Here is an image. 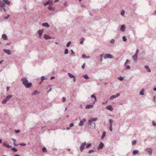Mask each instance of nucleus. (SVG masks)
<instances>
[{
  "label": "nucleus",
  "mask_w": 156,
  "mask_h": 156,
  "mask_svg": "<svg viewBox=\"0 0 156 156\" xmlns=\"http://www.w3.org/2000/svg\"><path fill=\"white\" fill-rule=\"evenodd\" d=\"M115 41V40L113 39H112L110 41V43H114Z\"/></svg>",
  "instance_id": "obj_47"
},
{
  "label": "nucleus",
  "mask_w": 156,
  "mask_h": 156,
  "mask_svg": "<svg viewBox=\"0 0 156 156\" xmlns=\"http://www.w3.org/2000/svg\"><path fill=\"white\" fill-rule=\"evenodd\" d=\"M125 25L124 24L122 25L120 30L122 32H124L125 30Z\"/></svg>",
  "instance_id": "obj_9"
},
{
  "label": "nucleus",
  "mask_w": 156,
  "mask_h": 156,
  "mask_svg": "<svg viewBox=\"0 0 156 156\" xmlns=\"http://www.w3.org/2000/svg\"><path fill=\"white\" fill-rule=\"evenodd\" d=\"M146 151L147 152L149 153L150 155L151 154L152 150V149L151 148H147Z\"/></svg>",
  "instance_id": "obj_10"
},
{
  "label": "nucleus",
  "mask_w": 156,
  "mask_h": 156,
  "mask_svg": "<svg viewBox=\"0 0 156 156\" xmlns=\"http://www.w3.org/2000/svg\"><path fill=\"white\" fill-rule=\"evenodd\" d=\"M82 57L83 58H87V56L85 54H83L82 55Z\"/></svg>",
  "instance_id": "obj_49"
},
{
  "label": "nucleus",
  "mask_w": 156,
  "mask_h": 156,
  "mask_svg": "<svg viewBox=\"0 0 156 156\" xmlns=\"http://www.w3.org/2000/svg\"><path fill=\"white\" fill-rule=\"evenodd\" d=\"M129 62V60L128 59H127L126 61V62L124 64V65L125 66L126 65V64Z\"/></svg>",
  "instance_id": "obj_55"
},
{
  "label": "nucleus",
  "mask_w": 156,
  "mask_h": 156,
  "mask_svg": "<svg viewBox=\"0 0 156 156\" xmlns=\"http://www.w3.org/2000/svg\"><path fill=\"white\" fill-rule=\"evenodd\" d=\"M106 134V133L105 132H104L103 133V134H102V138H103L105 136Z\"/></svg>",
  "instance_id": "obj_41"
},
{
  "label": "nucleus",
  "mask_w": 156,
  "mask_h": 156,
  "mask_svg": "<svg viewBox=\"0 0 156 156\" xmlns=\"http://www.w3.org/2000/svg\"><path fill=\"white\" fill-rule=\"evenodd\" d=\"M10 16L9 15H8L7 16H5V19H7Z\"/></svg>",
  "instance_id": "obj_46"
},
{
  "label": "nucleus",
  "mask_w": 156,
  "mask_h": 156,
  "mask_svg": "<svg viewBox=\"0 0 156 156\" xmlns=\"http://www.w3.org/2000/svg\"><path fill=\"white\" fill-rule=\"evenodd\" d=\"M130 67L129 66H127L126 67V69H129Z\"/></svg>",
  "instance_id": "obj_43"
},
{
  "label": "nucleus",
  "mask_w": 156,
  "mask_h": 156,
  "mask_svg": "<svg viewBox=\"0 0 156 156\" xmlns=\"http://www.w3.org/2000/svg\"><path fill=\"white\" fill-rule=\"evenodd\" d=\"M84 40V39L83 38H82L80 39V44H82Z\"/></svg>",
  "instance_id": "obj_27"
},
{
  "label": "nucleus",
  "mask_w": 156,
  "mask_h": 156,
  "mask_svg": "<svg viewBox=\"0 0 156 156\" xmlns=\"http://www.w3.org/2000/svg\"><path fill=\"white\" fill-rule=\"evenodd\" d=\"M144 89L141 90L140 92V95H143L144 94Z\"/></svg>",
  "instance_id": "obj_26"
},
{
  "label": "nucleus",
  "mask_w": 156,
  "mask_h": 156,
  "mask_svg": "<svg viewBox=\"0 0 156 156\" xmlns=\"http://www.w3.org/2000/svg\"><path fill=\"white\" fill-rule=\"evenodd\" d=\"M5 4L9 5L10 4V2L8 0H2Z\"/></svg>",
  "instance_id": "obj_11"
},
{
  "label": "nucleus",
  "mask_w": 156,
  "mask_h": 156,
  "mask_svg": "<svg viewBox=\"0 0 156 156\" xmlns=\"http://www.w3.org/2000/svg\"><path fill=\"white\" fill-rule=\"evenodd\" d=\"M74 126V124H73V123H71L70 125V127H71L73 126Z\"/></svg>",
  "instance_id": "obj_50"
},
{
  "label": "nucleus",
  "mask_w": 156,
  "mask_h": 156,
  "mask_svg": "<svg viewBox=\"0 0 156 156\" xmlns=\"http://www.w3.org/2000/svg\"><path fill=\"white\" fill-rule=\"evenodd\" d=\"M104 58L105 59L107 58L112 59L114 57L110 54H106L105 55Z\"/></svg>",
  "instance_id": "obj_3"
},
{
  "label": "nucleus",
  "mask_w": 156,
  "mask_h": 156,
  "mask_svg": "<svg viewBox=\"0 0 156 156\" xmlns=\"http://www.w3.org/2000/svg\"><path fill=\"white\" fill-rule=\"evenodd\" d=\"M91 144L90 143V144H87L86 145V147L87 148H88L89 147H90V146L91 145Z\"/></svg>",
  "instance_id": "obj_31"
},
{
  "label": "nucleus",
  "mask_w": 156,
  "mask_h": 156,
  "mask_svg": "<svg viewBox=\"0 0 156 156\" xmlns=\"http://www.w3.org/2000/svg\"><path fill=\"white\" fill-rule=\"evenodd\" d=\"M97 120V119L96 118H91L88 121V125L91 128H94L95 127V124L93 122L96 121Z\"/></svg>",
  "instance_id": "obj_2"
},
{
  "label": "nucleus",
  "mask_w": 156,
  "mask_h": 156,
  "mask_svg": "<svg viewBox=\"0 0 156 156\" xmlns=\"http://www.w3.org/2000/svg\"><path fill=\"white\" fill-rule=\"evenodd\" d=\"M43 32V30H39L38 31V34L39 35V37L40 38H41Z\"/></svg>",
  "instance_id": "obj_4"
},
{
  "label": "nucleus",
  "mask_w": 156,
  "mask_h": 156,
  "mask_svg": "<svg viewBox=\"0 0 156 156\" xmlns=\"http://www.w3.org/2000/svg\"><path fill=\"white\" fill-rule=\"evenodd\" d=\"M42 151L43 152H47V150H46V149L44 147L43 148H42Z\"/></svg>",
  "instance_id": "obj_34"
},
{
  "label": "nucleus",
  "mask_w": 156,
  "mask_h": 156,
  "mask_svg": "<svg viewBox=\"0 0 156 156\" xmlns=\"http://www.w3.org/2000/svg\"><path fill=\"white\" fill-rule=\"evenodd\" d=\"M138 55L135 54V55L132 56V58L133 60L134 61H136Z\"/></svg>",
  "instance_id": "obj_12"
},
{
  "label": "nucleus",
  "mask_w": 156,
  "mask_h": 156,
  "mask_svg": "<svg viewBox=\"0 0 156 156\" xmlns=\"http://www.w3.org/2000/svg\"><path fill=\"white\" fill-rule=\"evenodd\" d=\"M9 98H5L2 101V103L3 104H5L9 100Z\"/></svg>",
  "instance_id": "obj_17"
},
{
  "label": "nucleus",
  "mask_w": 156,
  "mask_h": 156,
  "mask_svg": "<svg viewBox=\"0 0 156 156\" xmlns=\"http://www.w3.org/2000/svg\"><path fill=\"white\" fill-rule=\"evenodd\" d=\"M15 132L16 133H18L20 132V130H16Z\"/></svg>",
  "instance_id": "obj_58"
},
{
  "label": "nucleus",
  "mask_w": 156,
  "mask_h": 156,
  "mask_svg": "<svg viewBox=\"0 0 156 156\" xmlns=\"http://www.w3.org/2000/svg\"><path fill=\"white\" fill-rule=\"evenodd\" d=\"M64 5H65V6H66L67 5V2H65L64 4H63Z\"/></svg>",
  "instance_id": "obj_64"
},
{
  "label": "nucleus",
  "mask_w": 156,
  "mask_h": 156,
  "mask_svg": "<svg viewBox=\"0 0 156 156\" xmlns=\"http://www.w3.org/2000/svg\"><path fill=\"white\" fill-rule=\"evenodd\" d=\"M68 75L70 78H71L75 77V76L74 75H73L70 73H68Z\"/></svg>",
  "instance_id": "obj_20"
},
{
  "label": "nucleus",
  "mask_w": 156,
  "mask_h": 156,
  "mask_svg": "<svg viewBox=\"0 0 156 156\" xmlns=\"http://www.w3.org/2000/svg\"><path fill=\"white\" fill-rule=\"evenodd\" d=\"M10 89V87H6V90L7 91H8Z\"/></svg>",
  "instance_id": "obj_57"
},
{
  "label": "nucleus",
  "mask_w": 156,
  "mask_h": 156,
  "mask_svg": "<svg viewBox=\"0 0 156 156\" xmlns=\"http://www.w3.org/2000/svg\"><path fill=\"white\" fill-rule=\"evenodd\" d=\"M62 101L63 102H64L66 101V98H62Z\"/></svg>",
  "instance_id": "obj_62"
},
{
  "label": "nucleus",
  "mask_w": 156,
  "mask_h": 156,
  "mask_svg": "<svg viewBox=\"0 0 156 156\" xmlns=\"http://www.w3.org/2000/svg\"><path fill=\"white\" fill-rule=\"evenodd\" d=\"M85 63H84L83 64L82 66V68L83 69L85 68Z\"/></svg>",
  "instance_id": "obj_44"
},
{
  "label": "nucleus",
  "mask_w": 156,
  "mask_h": 156,
  "mask_svg": "<svg viewBox=\"0 0 156 156\" xmlns=\"http://www.w3.org/2000/svg\"><path fill=\"white\" fill-rule=\"evenodd\" d=\"M20 80L22 82V84L26 88H30L32 86V83H28V80L26 77H22Z\"/></svg>",
  "instance_id": "obj_1"
},
{
  "label": "nucleus",
  "mask_w": 156,
  "mask_h": 156,
  "mask_svg": "<svg viewBox=\"0 0 156 156\" xmlns=\"http://www.w3.org/2000/svg\"><path fill=\"white\" fill-rule=\"evenodd\" d=\"M103 54H101L100 56V61L101 62L102 61V58H103Z\"/></svg>",
  "instance_id": "obj_38"
},
{
  "label": "nucleus",
  "mask_w": 156,
  "mask_h": 156,
  "mask_svg": "<svg viewBox=\"0 0 156 156\" xmlns=\"http://www.w3.org/2000/svg\"><path fill=\"white\" fill-rule=\"evenodd\" d=\"M71 41H69L68 42L67 44H66V46L68 47H69L70 44H71Z\"/></svg>",
  "instance_id": "obj_32"
},
{
  "label": "nucleus",
  "mask_w": 156,
  "mask_h": 156,
  "mask_svg": "<svg viewBox=\"0 0 156 156\" xmlns=\"http://www.w3.org/2000/svg\"><path fill=\"white\" fill-rule=\"evenodd\" d=\"M118 79L121 81H122L123 80L124 78H123V77H122V76H120L118 78Z\"/></svg>",
  "instance_id": "obj_30"
},
{
  "label": "nucleus",
  "mask_w": 156,
  "mask_h": 156,
  "mask_svg": "<svg viewBox=\"0 0 156 156\" xmlns=\"http://www.w3.org/2000/svg\"><path fill=\"white\" fill-rule=\"evenodd\" d=\"M55 78V77L54 76H51V78H50V80H53V79H54Z\"/></svg>",
  "instance_id": "obj_60"
},
{
  "label": "nucleus",
  "mask_w": 156,
  "mask_h": 156,
  "mask_svg": "<svg viewBox=\"0 0 156 156\" xmlns=\"http://www.w3.org/2000/svg\"><path fill=\"white\" fill-rule=\"evenodd\" d=\"M145 68L147 70L148 72H151V70L148 66H145Z\"/></svg>",
  "instance_id": "obj_21"
},
{
  "label": "nucleus",
  "mask_w": 156,
  "mask_h": 156,
  "mask_svg": "<svg viewBox=\"0 0 156 156\" xmlns=\"http://www.w3.org/2000/svg\"><path fill=\"white\" fill-rule=\"evenodd\" d=\"M94 151L93 150H90L89 151L88 153L89 154H90L92 152H93Z\"/></svg>",
  "instance_id": "obj_42"
},
{
  "label": "nucleus",
  "mask_w": 156,
  "mask_h": 156,
  "mask_svg": "<svg viewBox=\"0 0 156 156\" xmlns=\"http://www.w3.org/2000/svg\"><path fill=\"white\" fill-rule=\"evenodd\" d=\"M71 51L72 54H74V56L75 55H74L75 53H74V51H73V50H71Z\"/></svg>",
  "instance_id": "obj_52"
},
{
  "label": "nucleus",
  "mask_w": 156,
  "mask_h": 156,
  "mask_svg": "<svg viewBox=\"0 0 156 156\" xmlns=\"http://www.w3.org/2000/svg\"><path fill=\"white\" fill-rule=\"evenodd\" d=\"M83 76L85 79L86 80L88 79H89V77L87 76V75L86 74L85 75H83Z\"/></svg>",
  "instance_id": "obj_25"
},
{
  "label": "nucleus",
  "mask_w": 156,
  "mask_h": 156,
  "mask_svg": "<svg viewBox=\"0 0 156 156\" xmlns=\"http://www.w3.org/2000/svg\"><path fill=\"white\" fill-rule=\"evenodd\" d=\"M12 150L14 152H16L17 151V150L15 147H13L12 149Z\"/></svg>",
  "instance_id": "obj_39"
},
{
  "label": "nucleus",
  "mask_w": 156,
  "mask_h": 156,
  "mask_svg": "<svg viewBox=\"0 0 156 156\" xmlns=\"http://www.w3.org/2000/svg\"><path fill=\"white\" fill-rule=\"evenodd\" d=\"M139 50L138 49H136L135 54L138 55V53H139Z\"/></svg>",
  "instance_id": "obj_45"
},
{
  "label": "nucleus",
  "mask_w": 156,
  "mask_h": 156,
  "mask_svg": "<svg viewBox=\"0 0 156 156\" xmlns=\"http://www.w3.org/2000/svg\"><path fill=\"white\" fill-rule=\"evenodd\" d=\"M110 130L111 131H112V126H110Z\"/></svg>",
  "instance_id": "obj_51"
},
{
  "label": "nucleus",
  "mask_w": 156,
  "mask_h": 156,
  "mask_svg": "<svg viewBox=\"0 0 156 156\" xmlns=\"http://www.w3.org/2000/svg\"><path fill=\"white\" fill-rule=\"evenodd\" d=\"M39 92H38V91L37 90H36L34 91V92H32V95H36L38 93H39Z\"/></svg>",
  "instance_id": "obj_23"
},
{
  "label": "nucleus",
  "mask_w": 156,
  "mask_h": 156,
  "mask_svg": "<svg viewBox=\"0 0 156 156\" xmlns=\"http://www.w3.org/2000/svg\"><path fill=\"white\" fill-rule=\"evenodd\" d=\"M104 144L102 143H101L98 147V149L99 150L103 148Z\"/></svg>",
  "instance_id": "obj_14"
},
{
  "label": "nucleus",
  "mask_w": 156,
  "mask_h": 156,
  "mask_svg": "<svg viewBox=\"0 0 156 156\" xmlns=\"http://www.w3.org/2000/svg\"><path fill=\"white\" fill-rule=\"evenodd\" d=\"M113 120L112 119H110L109 120V122L110 126H112V124L113 122Z\"/></svg>",
  "instance_id": "obj_35"
},
{
  "label": "nucleus",
  "mask_w": 156,
  "mask_h": 156,
  "mask_svg": "<svg viewBox=\"0 0 156 156\" xmlns=\"http://www.w3.org/2000/svg\"><path fill=\"white\" fill-rule=\"evenodd\" d=\"M91 98H96V97H95V96L93 94V95H91Z\"/></svg>",
  "instance_id": "obj_53"
},
{
  "label": "nucleus",
  "mask_w": 156,
  "mask_h": 156,
  "mask_svg": "<svg viewBox=\"0 0 156 156\" xmlns=\"http://www.w3.org/2000/svg\"><path fill=\"white\" fill-rule=\"evenodd\" d=\"M3 146L8 148H10L11 147V146H10L9 145L7 144L6 143L4 144Z\"/></svg>",
  "instance_id": "obj_24"
},
{
  "label": "nucleus",
  "mask_w": 156,
  "mask_h": 156,
  "mask_svg": "<svg viewBox=\"0 0 156 156\" xmlns=\"http://www.w3.org/2000/svg\"><path fill=\"white\" fill-rule=\"evenodd\" d=\"M122 40L124 41H127V39L125 36H123L122 37Z\"/></svg>",
  "instance_id": "obj_36"
},
{
  "label": "nucleus",
  "mask_w": 156,
  "mask_h": 156,
  "mask_svg": "<svg viewBox=\"0 0 156 156\" xmlns=\"http://www.w3.org/2000/svg\"><path fill=\"white\" fill-rule=\"evenodd\" d=\"M47 79L45 78L44 76H42L41 77V80L42 81H43L44 80L46 79Z\"/></svg>",
  "instance_id": "obj_37"
},
{
  "label": "nucleus",
  "mask_w": 156,
  "mask_h": 156,
  "mask_svg": "<svg viewBox=\"0 0 156 156\" xmlns=\"http://www.w3.org/2000/svg\"><path fill=\"white\" fill-rule=\"evenodd\" d=\"M42 25L43 27H49L50 25H49L48 23H42Z\"/></svg>",
  "instance_id": "obj_13"
},
{
  "label": "nucleus",
  "mask_w": 156,
  "mask_h": 156,
  "mask_svg": "<svg viewBox=\"0 0 156 156\" xmlns=\"http://www.w3.org/2000/svg\"><path fill=\"white\" fill-rule=\"evenodd\" d=\"M2 37L3 39L5 40H8V38L5 34H3L2 36Z\"/></svg>",
  "instance_id": "obj_16"
},
{
  "label": "nucleus",
  "mask_w": 156,
  "mask_h": 156,
  "mask_svg": "<svg viewBox=\"0 0 156 156\" xmlns=\"http://www.w3.org/2000/svg\"><path fill=\"white\" fill-rule=\"evenodd\" d=\"M48 9L52 11H54L55 10V9L54 8L51 7V6H49L48 7Z\"/></svg>",
  "instance_id": "obj_22"
},
{
  "label": "nucleus",
  "mask_w": 156,
  "mask_h": 156,
  "mask_svg": "<svg viewBox=\"0 0 156 156\" xmlns=\"http://www.w3.org/2000/svg\"><path fill=\"white\" fill-rule=\"evenodd\" d=\"M152 124L154 126H155L156 125V123L154 121H152Z\"/></svg>",
  "instance_id": "obj_56"
},
{
  "label": "nucleus",
  "mask_w": 156,
  "mask_h": 156,
  "mask_svg": "<svg viewBox=\"0 0 156 156\" xmlns=\"http://www.w3.org/2000/svg\"><path fill=\"white\" fill-rule=\"evenodd\" d=\"M49 2L50 1H48L46 3H44L43 4L44 6H46V5H48L49 4Z\"/></svg>",
  "instance_id": "obj_33"
},
{
  "label": "nucleus",
  "mask_w": 156,
  "mask_h": 156,
  "mask_svg": "<svg viewBox=\"0 0 156 156\" xmlns=\"http://www.w3.org/2000/svg\"><path fill=\"white\" fill-rule=\"evenodd\" d=\"M136 143V141L135 140H133L132 142V144H135Z\"/></svg>",
  "instance_id": "obj_48"
},
{
  "label": "nucleus",
  "mask_w": 156,
  "mask_h": 156,
  "mask_svg": "<svg viewBox=\"0 0 156 156\" xmlns=\"http://www.w3.org/2000/svg\"><path fill=\"white\" fill-rule=\"evenodd\" d=\"M68 49L66 48L65 50L64 54L65 55H66L68 53Z\"/></svg>",
  "instance_id": "obj_29"
},
{
  "label": "nucleus",
  "mask_w": 156,
  "mask_h": 156,
  "mask_svg": "<svg viewBox=\"0 0 156 156\" xmlns=\"http://www.w3.org/2000/svg\"><path fill=\"white\" fill-rule=\"evenodd\" d=\"M12 95H9L7 96L6 98H12Z\"/></svg>",
  "instance_id": "obj_59"
},
{
  "label": "nucleus",
  "mask_w": 156,
  "mask_h": 156,
  "mask_svg": "<svg viewBox=\"0 0 156 156\" xmlns=\"http://www.w3.org/2000/svg\"><path fill=\"white\" fill-rule=\"evenodd\" d=\"M44 38L46 40L50 39H51V37L46 34H44Z\"/></svg>",
  "instance_id": "obj_8"
},
{
  "label": "nucleus",
  "mask_w": 156,
  "mask_h": 156,
  "mask_svg": "<svg viewBox=\"0 0 156 156\" xmlns=\"http://www.w3.org/2000/svg\"><path fill=\"white\" fill-rule=\"evenodd\" d=\"M125 12L124 10H122L121 12V14L122 16H123L124 15Z\"/></svg>",
  "instance_id": "obj_40"
},
{
  "label": "nucleus",
  "mask_w": 156,
  "mask_h": 156,
  "mask_svg": "<svg viewBox=\"0 0 156 156\" xmlns=\"http://www.w3.org/2000/svg\"><path fill=\"white\" fill-rule=\"evenodd\" d=\"M93 106V105H87L86 106V109H89L92 108Z\"/></svg>",
  "instance_id": "obj_18"
},
{
  "label": "nucleus",
  "mask_w": 156,
  "mask_h": 156,
  "mask_svg": "<svg viewBox=\"0 0 156 156\" xmlns=\"http://www.w3.org/2000/svg\"><path fill=\"white\" fill-rule=\"evenodd\" d=\"M20 145L22 146H25L26 145V144L23 143H22L20 144Z\"/></svg>",
  "instance_id": "obj_54"
},
{
  "label": "nucleus",
  "mask_w": 156,
  "mask_h": 156,
  "mask_svg": "<svg viewBox=\"0 0 156 156\" xmlns=\"http://www.w3.org/2000/svg\"><path fill=\"white\" fill-rule=\"evenodd\" d=\"M2 9L4 10V11L5 12H6V9H5L4 8H2Z\"/></svg>",
  "instance_id": "obj_63"
},
{
  "label": "nucleus",
  "mask_w": 156,
  "mask_h": 156,
  "mask_svg": "<svg viewBox=\"0 0 156 156\" xmlns=\"http://www.w3.org/2000/svg\"><path fill=\"white\" fill-rule=\"evenodd\" d=\"M120 95V94L118 93L116 94V95H113L110 98H117Z\"/></svg>",
  "instance_id": "obj_19"
},
{
  "label": "nucleus",
  "mask_w": 156,
  "mask_h": 156,
  "mask_svg": "<svg viewBox=\"0 0 156 156\" xmlns=\"http://www.w3.org/2000/svg\"><path fill=\"white\" fill-rule=\"evenodd\" d=\"M86 144V143L85 142H84L80 146V149L81 151H82L84 149V147L85 146Z\"/></svg>",
  "instance_id": "obj_5"
},
{
  "label": "nucleus",
  "mask_w": 156,
  "mask_h": 156,
  "mask_svg": "<svg viewBox=\"0 0 156 156\" xmlns=\"http://www.w3.org/2000/svg\"><path fill=\"white\" fill-rule=\"evenodd\" d=\"M86 121V120L85 119H83L82 120L80 121L79 124V125L80 126H83L84 123Z\"/></svg>",
  "instance_id": "obj_7"
},
{
  "label": "nucleus",
  "mask_w": 156,
  "mask_h": 156,
  "mask_svg": "<svg viewBox=\"0 0 156 156\" xmlns=\"http://www.w3.org/2000/svg\"><path fill=\"white\" fill-rule=\"evenodd\" d=\"M138 152V151L137 150H134L133 152V154L134 155H135Z\"/></svg>",
  "instance_id": "obj_28"
},
{
  "label": "nucleus",
  "mask_w": 156,
  "mask_h": 156,
  "mask_svg": "<svg viewBox=\"0 0 156 156\" xmlns=\"http://www.w3.org/2000/svg\"><path fill=\"white\" fill-rule=\"evenodd\" d=\"M73 82H75L76 81V77L75 76V77H73Z\"/></svg>",
  "instance_id": "obj_61"
},
{
  "label": "nucleus",
  "mask_w": 156,
  "mask_h": 156,
  "mask_svg": "<svg viewBox=\"0 0 156 156\" xmlns=\"http://www.w3.org/2000/svg\"><path fill=\"white\" fill-rule=\"evenodd\" d=\"M3 51L5 53L7 54L8 55H10L11 54V51L9 50L4 49Z\"/></svg>",
  "instance_id": "obj_6"
},
{
  "label": "nucleus",
  "mask_w": 156,
  "mask_h": 156,
  "mask_svg": "<svg viewBox=\"0 0 156 156\" xmlns=\"http://www.w3.org/2000/svg\"><path fill=\"white\" fill-rule=\"evenodd\" d=\"M106 108L108 110H109L111 111L113 110V108L112 107L111 105H109L106 107Z\"/></svg>",
  "instance_id": "obj_15"
}]
</instances>
